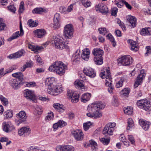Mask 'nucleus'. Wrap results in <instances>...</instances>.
<instances>
[{
  "label": "nucleus",
  "mask_w": 151,
  "mask_h": 151,
  "mask_svg": "<svg viewBox=\"0 0 151 151\" xmlns=\"http://www.w3.org/2000/svg\"><path fill=\"white\" fill-rule=\"evenodd\" d=\"M55 78L52 77L46 78L45 83L48 85L47 92L49 94L54 96H58L63 91L62 85L58 84L55 82Z\"/></svg>",
  "instance_id": "f257e3e1"
},
{
  "label": "nucleus",
  "mask_w": 151,
  "mask_h": 151,
  "mask_svg": "<svg viewBox=\"0 0 151 151\" xmlns=\"http://www.w3.org/2000/svg\"><path fill=\"white\" fill-rule=\"evenodd\" d=\"M105 107V105L101 102L93 103L88 106V110L89 112L87 113L86 115L88 116L91 118H100L102 116V112L100 110Z\"/></svg>",
  "instance_id": "f03ea898"
},
{
  "label": "nucleus",
  "mask_w": 151,
  "mask_h": 151,
  "mask_svg": "<svg viewBox=\"0 0 151 151\" xmlns=\"http://www.w3.org/2000/svg\"><path fill=\"white\" fill-rule=\"evenodd\" d=\"M63 37L62 36L57 35L54 36L50 41H47L42 44V46L46 47L49 45L51 47H69L67 42H63Z\"/></svg>",
  "instance_id": "7ed1b4c3"
},
{
  "label": "nucleus",
  "mask_w": 151,
  "mask_h": 151,
  "mask_svg": "<svg viewBox=\"0 0 151 151\" xmlns=\"http://www.w3.org/2000/svg\"><path fill=\"white\" fill-rule=\"evenodd\" d=\"M67 69L66 65L63 62L57 61L53 63L49 68L50 71L55 73L60 76L64 75L65 72V70Z\"/></svg>",
  "instance_id": "20e7f679"
},
{
  "label": "nucleus",
  "mask_w": 151,
  "mask_h": 151,
  "mask_svg": "<svg viewBox=\"0 0 151 151\" xmlns=\"http://www.w3.org/2000/svg\"><path fill=\"white\" fill-rule=\"evenodd\" d=\"M133 61L132 58L128 55L122 56L117 59V64L120 66H129L132 64Z\"/></svg>",
  "instance_id": "39448f33"
},
{
  "label": "nucleus",
  "mask_w": 151,
  "mask_h": 151,
  "mask_svg": "<svg viewBox=\"0 0 151 151\" xmlns=\"http://www.w3.org/2000/svg\"><path fill=\"white\" fill-rule=\"evenodd\" d=\"M137 105L139 108L143 109L145 111H151V105L150 102L147 99H143L137 101Z\"/></svg>",
  "instance_id": "423d86ee"
},
{
  "label": "nucleus",
  "mask_w": 151,
  "mask_h": 151,
  "mask_svg": "<svg viewBox=\"0 0 151 151\" xmlns=\"http://www.w3.org/2000/svg\"><path fill=\"white\" fill-rule=\"evenodd\" d=\"M73 29L71 24H68L64 27V33L66 38H70L73 35Z\"/></svg>",
  "instance_id": "0eeeda50"
},
{
  "label": "nucleus",
  "mask_w": 151,
  "mask_h": 151,
  "mask_svg": "<svg viewBox=\"0 0 151 151\" xmlns=\"http://www.w3.org/2000/svg\"><path fill=\"white\" fill-rule=\"evenodd\" d=\"M67 96L71 99V101L74 103H76L78 100L79 96L76 93L72 90H69L67 91Z\"/></svg>",
  "instance_id": "6e6552de"
},
{
  "label": "nucleus",
  "mask_w": 151,
  "mask_h": 151,
  "mask_svg": "<svg viewBox=\"0 0 151 151\" xmlns=\"http://www.w3.org/2000/svg\"><path fill=\"white\" fill-rule=\"evenodd\" d=\"M18 68L17 65H14L6 69L5 70H4V69L3 68L0 69V79L1 77L4 76L6 74L12 72L13 70L17 69Z\"/></svg>",
  "instance_id": "1a4fd4ad"
},
{
  "label": "nucleus",
  "mask_w": 151,
  "mask_h": 151,
  "mask_svg": "<svg viewBox=\"0 0 151 151\" xmlns=\"http://www.w3.org/2000/svg\"><path fill=\"white\" fill-rule=\"evenodd\" d=\"M24 96L27 99H29L33 102H35L36 101L35 95L34 92L32 91L25 90L24 92Z\"/></svg>",
  "instance_id": "9d476101"
},
{
  "label": "nucleus",
  "mask_w": 151,
  "mask_h": 151,
  "mask_svg": "<svg viewBox=\"0 0 151 151\" xmlns=\"http://www.w3.org/2000/svg\"><path fill=\"white\" fill-rule=\"evenodd\" d=\"M73 135L75 139L77 141H81L84 138V135L81 130L77 129L72 132Z\"/></svg>",
  "instance_id": "9b49d317"
},
{
  "label": "nucleus",
  "mask_w": 151,
  "mask_h": 151,
  "mask_svg": "<svg viewBox=\"0 0 151 151\" xmlns=\"http://www.w3.org/2000/svg\"><path fill=\"white\" fill-rule=\"evenodd\" d=\"M23 83V81L19 79H14L10 81V84L12 88L14 89H18Z\"/></svg>",
  "instance_id": "f8f14e48"
},
{
  "label": "nucleus",
  "mask_w": 151,
  "mask_h": 151,
  "mask_svg": "<svg viewBox=\"0 0 151 151\" xmlns=\"http://www.w3.org/2000/svg\"><path fill=\"white\" fill-rule=\"evenodd\" d=\"M25 53V51L24 50L22 49L8 56L7 57L10 59L19 58L23 56Z\"/></svg>",
  "instance_id": "ddd939ff"
},
{
  "label": "nucleus",
  "mask_w": 151,
  "mask_h": 151,
  "mask_svg": "<svg viewBox=\"0 0 151 151\" xmlns=\"http://www.w3.org/2000/svg\"><path fill=\"white\" fill-rule=\"evenodd\" d=\"M96 11H99L102 13H107L108 9L107 6L102 3H100L96 6Z\"/></svg>",
  "instance_id": "4468645a"
},
{
  "label": "nucleus",
  "mask_w": 151,
  "mask_h": 151,
  "mask_svg": "<svg viewBox=\"0 0 151 151\" xmlns=\"http://www.w3.org/2000/svg\"><path fill=\"white\" fill-rule=\"evenodd\" d=\"M83 71L84 74L91 78H94L96 76V73L93 69L91 68H84Z\"/></svg>",
  "instance_id": "2eb2a0df"
},
{
  "label": "nucleus",
  "mask_w": 151,
  "mask_h": 151,
  "mask_svg": "<svg viewBox=\"0 0 151 151\" xmlns=\"http://www.w3.org/2000/svg\"><path fill=\"white\" fill-rule=\"evenodd\" d=\"M31 131V129L29 127H23L19 130L18 134L20 136L25 134H28L30 133Z\"/></svg>",
  "instance_id": "dca6fc26"
},
{
  "label": "nucleus",
  "mask_w": 151,
  "mask_h": 151,
  "mask_svg": "<svg viewBox=\"0 0 151 151\" xmlns=\"http://www.w3.org/2000/svg\"><path fill=\"white\" fill-rule=\"evenodd\" d=\"M3 129L6 132H8L14 129V127L9 122H4L2 123Z\"/></svg>",
  "instance_id": "f3484780"
},
{
  "label": "nucleus",
  "mask_w": 151,
  "mask_h": 151,
  "mask_svg": "<svg viewBox=\"0 0 151 151\" xmlns=\"http://www.w3.org/2000/svg\"><path fill=\"white\" fill-rule=\"evenodd\" d=\"M144 77V74L142 73V71H141L140 73L138 75L134 84V86L135 88L137 87L142 83V79Z\"/></svg>",
  "instance_id": "a211bd4d"
},
{
  "label": "nucleus",
  "mask_w": 151,
  "mask_h": 151,
  "mask_svg": "<svg viewBox=\"0 0 151 151\" xmlns=\"http://www.w3.org/2000/svg\"><path fill=\"white\" fill-rule=\"evenodd\" d=\"M100 76L102 78H106L111 76L109 67H107L102 70L100 74Z\"/></svg>",
  "instance_id": "6ab92c4d"
},
{
  "label": "nucleus",
  "mask_w": 151,
  "mask_h": 151,
  "mask_svg": "<svg viewBox=\"0 0 151 151\" xmlns=\"http://www.w3.org/2000/svg\"><path fill=\"white\" fill-rule=\"evenodd\" d=\"M90 51L88 48H86L82 50L81 58L83 60H87L89 57Z\"/></svg>",
  "instance_id": "aec40b11"
},
{
  "label": "nucleus",
  "mask_w": 151,
  "mask_h": 151,
  "mask_svg": "<svg viewBox=\"0 0 151 151\" xmlns=\"http://www.w3.org/2000/svg\"><path fill=\"white\" fill-rule=\"evenodd\" d=\"M35 35L39 38H41L46 35V33L45 30L43 29H38L34 31Z\"/></svg>",
  "instance_id": "412c9836"
},
{
  "label": "nucleus",
  "mask_w": 151,
  "mask_h": 151,
  "mask_svg": "<svg viewBox=\"0 0 151 151\" xmlns=\"http://www.w3.org/2000/svg\"><path fill=\"white\" fill-rule=\"evenodd\" d=\"M92 53L95 57L102 56L104 54V51L100 48H95L93 50Z\"/></svg>",
  "instance_id": "4be33fe9"
},
{
  "label": "nucleus",
  "mask_w": 151,
  "mask_h": 151,
  "mask_svg": "<svg viewBox=\"0 0 151 151\" xmlns=\"http://www.w3.org/2000/svg\"><path fill=\"white\" fill-rule=\"evenodd\" d=\"M139 123L142 128L145 131L148 129L150 125V122L145 121L142 119H140L139 120Z\"/></svg>",
  "instance_id": "5701e85b"
},
{
  "label": "nucleus",
  "mask_w": 151,
  "mask_h": 151,
  "mask_svg": "<svg viewBox=\"0 0 151 151\" xmlns=\"http://www.w3.org/2000/svg\"><path fill=\"white\" fill-rule=\"evenodd\" d=\"M127 20L131 24L133 28L136 26V19L135 17L129 15L127 17Z\"/></svg>",
  "instance_id": "b1692460"
},
{
  "label": "nucleus",
  "mask_w": 151,
  "mask_h": 151,
  "mask_svg": "<svg viewBox=\"0 0 151 151\" xmlns=\"http://www.w3.org/2000/svg\"><path fill=\"white\" fill-rule=\"evenodd\" d=\"M17 116L18 118L22 119V120H20V123L24 122L27 118L26 114L24 111H20L19 113L17 114Z\"/></svg>",
  "instance_id": "393cba45"
},
{
  "label": "nucleus",
  "mask_w": 151,
  "mask_h": 151,
  "mask_svg": "<svg viewBox=\"0 0 151 151\" xmlns=\"http://www.w3.org/2000/svg\"><path fill=\"white\" fill-rule=\"evenodd\" d=\"M113 130L106 125L104 127L102 132L103 134L104 135L108 134L109 135H112L113 134Z\"/></svg>",
  "instance_id": "a878e982"
},
{
  "label": "nucleus",
  "mask_w": 151,
  "mask_h": 151,
  "mask_svg": "<svg viewBox=\"0 0 151 151\" xmlns=\"http://www.w3.org/2000/svg\"><path fill=\"white\" fill-rule=\"evenodd\" d=\"M91 96V93H85L82 96L81 101L83 102L86 103L89 100Z\"/></svg>",
  "instance_id": "bb28decb"
},
{
  "label": "nucleus",
  "mask_w": 151,
  "mask_h": 151,
  "mask_svg": "<svg viewBox=\"0 0 151 151\" xmlns=\"http://www.w3.org/2000/svg\"><path fill=\"white\" fill-rule=\"evenodd\" d=\"M52 106L54 108L58 110L59 112H63L65 109L63 105L58 103L53 104Z\"/></svg>",
  "instance_id": "cd10ccee"
},
{
  "label": "nucleus",
  "mask_w": 151,
  "mask_h": 151,
  "mask_svg": "<svg viewBox=\"0 0 151 151\" xmlns=\"http://www.w3.org/2000/svg\"><path fill=\"white\" fill-rule=\"evenodd\" d=\"M130 91V88H125L121 91L120 94L123 96L128 97Z\"/></svg>",
  "instance_id": "c85d7f7f"
},
{
  "label": "nucleus",
  "mask_w": 151,
  "mask_h": 151,
  "mask_svg": "<svg viewBox=\"0 0 151 151\" xmlns=\"http://www.w3.org/2000/svg\"><path fill=\"white\" fill-rule=\"evenodd\" d=\"M94 60L96 65H101L103 63V58L102 56L94 57Z\"/></svg>",
  "instance_id": "c756f323"
},
{
  "label": "nucleus",
  "mask_w": 151,
  "mask_h": 151,
  "mask_svg": "<svg viewBox=\"0 0 151 151\" xmlns=\"http://www.w3.org/2000/svg\"><path fill=\"white\" fill-rule=\"evenodd\" d=\"M12 76L16 78H17L16 79L23 81V75L22 73L19 72L13 73L12 74Z\"/></svg>",
  "instance_id": "7c9ffc66"
},
{
  "label": "nucleus",
  "mask_w": 151,
  "mask_h": 151,
  "mask_svg": "<svg viewBox=\"0 0 151 151\" xmlns=\"http://www.w3.org/2000/svg\"><path fill=\"white\" fill-rule=\"evenodd\" d=\"M13 115L12 111V110H7L4 112V118L9 119L12 118Z\"/></svg>",
  "instance_id": "2f4dec72"
},
{
  "label": "nucleus",
  "mask_w": 151,
  "mask_h": 151,
  "mask_svg": "<svg viewBox=\"0 0 151 151\" xmlns=\"http://www.w3.org/2000/svg\"><path fill=\"white\" fill-rule=\"evenodd\" d=\"M74 83L76 87L78 88H82L84 86L82 81L79 80H76Z\"/></svg>",
  "instance_id": "473e14b6"
},
{
  "label": "nucleus",
  "mask_w": 151,
  "mask_h": 151,
  "mask_svg": "<svg viewBox=\"0 0 151 151\" xmlns=\"http://www.w3.org/2000/svg\"><path fill=\"white\" fill-rule=\"evenodd\" d=\"M125 114L127 115H131L133 112V108L132 107H125L124 110Z\"/></svg>",
  "instance_id": "72a5a7b5"
},
{
  "label": "nucleus",
  "mask_w": 151,
  "mask_h": 151,
  "mask_svg": "<svg viewBox=\"0 0 151 151\" xmlns=\"http://www.w3.org/2000/svg\"><path fill=\"white\" fill-rule=\"evenodd\" d=\"M150 28H143L140 31L141 35H150V31L148 30Z\"/></svg>",
  "instance_id": "f704fd0d"
},
{
  "label": "nucleus",
  "mask_w": 151,
  "mask_h": 151,
  "mask_svg": "<svg viewBox=\"0 0 151 151\" xmlns=\"http://www.w3.org/2000/svg\"><path fill=\"white\" fill-rule=\"evenodd\" d=\"M107 38L109 40L112 44L113 46L115 47L116 44L115 42L114 41V39L113 37L111 34L109 33L106 36Z\"/></svg>",
  "instance_id": "c9c22d12"
},
{
  "label": "nucleus",
  "mask_w": 151,
  "mask_h": 151,
  "mask_svg": "<svg viewBox=\"0 0 151 151\" xmlns=\"http://www.w3.org/2000/svg\"><path fill=\"white\" fill-rule=\"evenodd\" d=\"M128 126L127 127V130H129L134 126L133 121L131 118H129L128 119Z\"/></svg>",
  "instance_id": "e433bc0d"
},
{
  "label": "nucleus",
  "mask_w": 151,
  "mask_h": 151,
  "mask_svg": "<svg viewBox=\"0 0 151 151\" xmlns=\"http://www.w3.org/2000/svg\"><path fill=\"white\" fill-rule=\"evenodd\" d=\"M80 50H78L75 55L73 56V60L76 62L79 61L80 59V55L79 53L80 52Z\"/></svg>",
  "instance_id": "4c0bfd02"
},
{
  "label": "nucleus",
  "mask_w": 151,
  "mask_h": 151,
  "mask_svg": "<svg viewBox=\"0 0 151 151\" xmlns=\"http://www.w3.org/2000/svg\"><path fill=\"white\" fill-rule=\"evenodd\" d=\"M81 2L82 5L85 7L87 8L90 6L91 3L89 0H80Z\"/></svg>",
  "instance_id": "58836bf2"
},
{
  "label": "nucleus",
  "mask_w": 151,
  "mask_h": 151,
  "mask_svg": "<svg viewBox=\"0 0 151 151\" xmlns=\"http://www.w3.org/2000/svg\"><path fill=\"white\" fill-rule=\"evenodd\" d=\"M46 10L42 8H36L34 9L32 11L33 13L40 14L43 12H45Z\"/></svg>",
  "instance_id": "ea45409f"
},
{
  "label": "nucleus",
  "mask_w": 151,
  "mask_h": 151,
  "mask_svg": "<svg viewBox=\"0 0 151 151\" xmlns=\"http://www.w3.org/2000/svg\"><path fill=\"white\" fill-rule=\"evenodd\" d=\"M0 99L4 106H7L9 104L8 99L2 95L0 96Z\"/></svg>",
  "instance_id": "a19ab883"
},
{
  "label": "nucleus",
  "mask_w": 151,
  "mask_h": 151,
  "mask_svg": "<svg viewBox=\"0 0 151 151\" xmlns=\"http://www.w3.org/2000/svg\"><path fill=\"white\" fill-rule=\"evenodd\" d=\"M20 35L19 32L17 31L16 32L13 34L11 37L8 39V40L9 41H12V40L16 39Z\"/></svg>",
  "instance_id": "79ce46f5"
},
{
  "label": "nucleus",
  "mask_w": 151,
  "mask_h": 151,
  "mask_svg": "<svg viewBox=\"0 0 151 151\" xmlns=\"http://www.w3.org/2000/svg\"><path fill=\"white\" fill-rule=\"evenodd\" d=\"M124 81V78H121L119 80L116 82L115 85L116 87L117 88L122 87L123 86Z\"/></svg>",
  "instance_id": "37998d69"
},
{
  "label": "nucleus",
  "mask_w": 151,
  "mask_h": 151,
  "mask_svg": "<svg viewBox=\"0 0 151 151\" xmlns=\"http://www.w3.org/2000/svg\"><path fill=\"white\" fill-rule=\"evenodd\" d=\"M112 78H111V76L106 78L105 81V84L107 86H112Z\"/></svg>",
  "instance_id": "c03bdc74"
},
{
  "label": "nucleus",
  "mask_w": 151,
  "mask_h": 151,
  "mask_svg": "<svg viewBox=\"0 0 151 151\" xmlns=\"http://www.w3.org/2000/svg\"><path fill=\"white\" fill-rule=\"evenodd\" d=\"M98 30L100 34L105 35L107 32V31L106 28H100L98 29Z\"/></svg>",
  "instance_id": "a18cd8bd"
},
{
  "label": "nucleus",
  "mask_w": 151,
  "mask_h": 151,
  "mask_svg": "<svg viewBox=\"0 0 151 151\" xmlns=\"http://www.w3.org/2000/svg\"><path fill=\"white\" fill-rule=\"evenodd\" d=\"M92 125V124L90 122H87L84 123L83 124V129L84 130L86 131L88 130L90 126Z\"/></svg>",
  "instance_id": "49530a36"
},
{
  "label": "nucleus",
  "mask_w": 151,
  "mask_h": 151,
  "mask_svg": "<svg viewBox=\"0 0 151 151\" xmlns=\"http://www.w3.org/2000/svg\"><path fill=\"white\" fill-rule=\"evenodd\" d=\"M99 139L101 142L106 145H107L109 143L110 140L109 138L106 139L104 137L100 138Z\"/></svg>",
  "instance_id": "de8ad7c7"
},
{
  "label": "nucleus",
  "mask_w": 151,
  "mask_h": 151,
  "mask_svg": "<svg viewBox=\"0 0 151 151\" xmlns=\"http://www.w3.org/2000/svg\"><path fill=\"white\" fill-rule=\"evenodd\" d=\"M65 151H74V147L71 145H64Z\"/></svg>",
  "instance_id": "09e8293b"
},
{
  "label": "nucleus",
  "mask_w": 151,
  "mask_h": 151,
  "mask_svg": "<svg viewBox=\"0 0 151 151\" xmlns=\"http://www.w3.org/2000/svg\"><path fill=\"white\" fill-rule=\"evenodd\" d=\"M127 138L132 144L134 145H135V140L133 136L131 135H128Z\"/></svg>",
  "instance_id": "8fccbe9b"
},
{
  "label": "nucleus",
  "mask_w": 151,
  "mask_h": 151,
  "mask_svg": "<svg viewBox=\"0 0 151 151\" xmlns=\"http://www.w3.org/2000/svg\"><path fill=\"white\" fill-rule=\"evenodd\" d=\"M54 116V115L53 112L49 113L45 118V120L47 121H49L53 119Z\"/></svg>",
  "instance_id": "3c124183"
},
{
  "label": "nucleus",
  "mask_w": 151,
  "mask_h": 151,
  "mask_svg": "<svg viewBox=\"0 0 151 151\" xmlns=\"http://www.w3.org/2000/svg\"><path fill=\"white\" fill-rule=\"evenodd\" d=\"M128 42L131 45V47H137L138 46L137 43L132 40H129L128 41Z\"/></svg>",
  "instance_id": "603ef678"
},
{
  "label": "nucleus",
  "mask_w": 151,
  "mask_h": 151,
  "mask_svg": "<svg viewBox=\"0 0 151 151\" xmlns=\"http://www.w3.org/2000/svg\"><path fill=\"white\" fill-rule=\"evenodd\" d=\"M24 3L23 1H22L19 5V9L18 10L19 13H22L23 12L24 10Z\"/></svg>",
  "instance_id": "864d4df0"
},
{
  "label": "nucleus",
  "mask_w": 151,
  "mask_h": 151,
  "mask_svg": "<svg viewBox=\"0 0 151 151\" xmlns=\"http://www.w3.org/2000/svg\"><path fill=\"white\" fill-rule=\"evenodd\" d=\"M113 105L114 106H117L119 105V102L118 98L117 97L114 96L113 98V101L112 102Z\"/></svg>",
  "instance_id": "5fc2aeb1"
},
{
  "label": "nucleus",
  "mask_w": 151,
  "mask_h": 151,
  "mask_svg": "<svg viewBox=\"0 0 151 151\" xmlns=\"http://www.w3.org/2000/svg\"><path fill=\"white\" fill-rule=\"evenodd\" d=\"M117 22L119 26L121 27L123 31L126 30V27L125 25L123 22H121L120 20L118 19Z\"/></svg>",
  "instance_id": "6e6d98bb"
},
{
  "label": "nucleus",
  "mask_w": 151,
  "mask_h": 151,
  "mask_svg": "<svg viewBox=\"0 0 151 151\" xmlns=\"http://www.w3.org/2000/svg\"><path fill=\"white\" fill-rule=\"evenodd\" d=\"M57 123L60 128L64 127L66 125V123L62 120L59 121Z\"/></svg>",
  "instance_id": "4d7b16f0"
},
{
  "label": "nucleus",
  "mask_w": 151,
  "mask_h": 151,
  "mask_svg": "<svg viewBox=\"0 0 151 151\" xmlns=\"http://www.w3.org/2000/svg\"><path fill=\"white\" fill-rule=\"evenodd\" d=\"M55 150L56 151H65L64 145H59L57 146L55 148Z\"/></svg>",
  "instance_id": "13d9d810"
},
{
  "label": "nucleus",
  "mask_w": 151,
  "mask_h": 151,
  "mask_svg": "<svg viewBox=\"0 0 151 151\" xmlns=\"http://www.w3.org/2000/svg\"><path fill=\"white\" fill-rule=\"evenodd\" d=\"M26 84L27 86L29 87H33L36 86V84L34 82H26Z\"/></svg>",
  "instance_id": "bf43d9fd"
},
{
  "label": "nucleus",
  "mask_w": 151,
  "mask_h": 151,
  "mask_svg": "<svg viewBox=\"0 0 151 151\" xmlns=\"http://www.w3.org/2000/svg\"><path fill=\"white\" fill-rule=\"evenodd\" d=\"M25 64L27 68H31L33 66L34 63L32 61L29 60L26 62Z\"/></svg>",
  "instance_id": "052dcab7"
},
{
  "label": "nucleus",
  "mask_w": 151,
  "mask_h": 151,
  "mask_svg": "<svg viewBox=\"0 0 151 151\" xmlns=\"http://www.w3.org/2000/svg\"><path fill=\"white\" fill-rule=\"evenodd\" d=\"M27 24L30 27H34L37 26L36 23L31 20H28L27 22Z\"/></svg>",
  "instance_id": "680f3d73"
},
{
  "label": "nucleus",
  "mask_w": 151,
  "mask_h": 151,
  "mask_svg": "<svg viewBox=\"0 0 151 151\" xmlns=\"http://www.w3.org/2000/svg\"><path fill=\"white\" fill-rule=\"evenodd\" d=\"M6 25L3 22V19L0 18V31L4 30Z\"/></svg>",
  "instance_id": "e2e57ef3"
},
{
  "label": "nucleus",
  "mask_w": 151,
  "mask_h": 151,
  "mask_svg": "<svg viewBox=\"0 0 151 151\" xmlns=\"http://www.w3.org/2000/svg\"><path fill=\"white\" fill-rule=\"evenodd\" d=\"M8 9L11 12L14 13H15L16 10V8L14 7L13 5H11L8 6Z\"/></svg>",
  "instance_id": "0e129e2a"
},
{
  "label": "nucleus",
  "mask_w": 151,
  "mask_h": 151,
  "mask_svg": "<svg viewBox=\"0 0 151 151\" xmlns=\"http://www.w3.org/2000/svg\"><path fill=\"white\" fill-rule=\"evenodd\" d=\"M59 20L54 19V25L55 28H57L60 26V24L59 22Z\"/></svg>",
  "instance_id": "69168bd1"
},
{
  "label": "nucleus",
  "mask_w": 151,
  "mask_h": 151,
  "mask_svg": "<svg viewBox=\"0 0 151 151\" xmlns=\"http://www.w3.org/2000/svg\"><path fill=\"white\" fill-rule=\"evenodd\" d=\"M31 50L33 51L35 53H37L39 52V51H40L42 48H29Z\"/></svg>",
  "instance_id": "338daca9"
},
{
  "label": "nucleus",
  "mask_w": 151,
  "mask_h": 151,
  "mask_svg": "<svg viewBox=\"0 0 151 151\" xmlns=\"http://www.w3.org/2000/svg\"><path fill=\"white\" fill-rule=\"evenodd\" d=\"M111 129L113 130V131L114 130V127L116 125V124L114 122L113 123H109L107 124H106Z\"/></svg>",
  "instance_id": "774afa93"
}]
</instances>
